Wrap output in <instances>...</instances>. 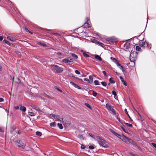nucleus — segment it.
Returning <instances> with one entry per match:
<instances>
[{
    "label": "nucleus",
    "mask_w": 156,
    "mask_h": 156,
    "mask_svg": "<svg viewBox=\"0 0 156 156\" xmlns=\"http://www.w3.org/2000/svg\"><path fill=\"white\" fill-rule=\"evenodd\" d=\"M65 33H63V35L61 34H59L55 33H52V34H53L55 36L57 37V38H62L64 37H66V36H69L70 37H71L69 38L71 39H73L74 38H76V37H78L77 35H73L72 34H69V35H67L65 34L64 35V34Z\"/></svg>",
    "instance_id": "obj_1"
},
{
    "label": "nucleus",
    "mask_w": 156,
    "mask_h": 156,
    "mask_svg": "<svg viewBox=\"0 0 156 156\" xmlns=\"http://www.w3.org/2000/svg\"><path fill=\"white\" fill-rule=\"evenodd\" d=\"M125 138L126 140L125 141L126 143L128 144L131 143L136 148H139V147L137 146V144L134 142L132 139L127 137H125Z\"/></svg>",
    "instance_id": "obj_2"
},
{
    "label": "nucleus",
    "mask_w": 156,
    "mask_h": 156,
    "mask_svg": "<svg viewBox=\"0 0 156 156\" xmlns=\"http://www.w3.org/2000/svg\"><path fill=\"white\" fill-rule=\"evenodd\" d=\"M94 34L95 36L96 35L97 36H98L101 39H117L114 36L108 38L106 36L103 35H101L98 33H94Z\"/></svg>",
    "instance_id": "obj_3"
},
{
    "label": "nucleus",
    "mask_w": 156,
    "mask_h": 156,
    "mask_svg": "<svg viewBox=\"0 0 156 156\" xmlns=\"http://www.w3.org/2000/svg\"><path fill=\"white\" fill-rule=\"evenodd\" d=\"M15 144L17 145L19 147L24 149L25 147V144L22 143L20 140H17L15 141Z\"/></svg>",
    "instance_id": "obj_4"
},
{
    "label": "nucleus",
    "mask_w": 156,
    "mask_h": 156,
    "mask_svg": "<svg viewBox=\"0 0 156 156\" xmlns=\"http://www.w3.org/2000/svg\"><path fill=\"white\" fill-rule=\"evenodd\" d=\"M51 66L55 70L57 73H61L63 71L62 69L57 66L52 65H51Z\"/></svg>",
    "instance_id": "obj_5"
},
{
    "label": "nucleus",
    "mask_w": 156,
    "mask_h": 156,
    "mask_svg": "<svg viewBox=\"0 0 156 156\" xmlns=\"http://www.w3.org/2000/svg\"><path fill=\"white\" fill-rule=\"evenodd\" d=\"M98 142L100 145L102 146L105 148L108 147V146L106 141L102 139L101 140H98Z\"/></svg>",
    "instance_id": "obj_6"
},
{
    "label": "nucleus",
    "mask_w": 156,
    "mask_h": 156,
    "mask_svg": "<svg viewBox=\"0 0 156 156\" xmlns=\"http://www.w3.org/2000/svg\"><path fill=\"white\" fill-rule=\"evenodd\" d=\"M90 26L89 23H87V22H86L81 27L78 28L77 29H79V30H80L82 29L83 28H87L89 27H90Z\"/></svg>",
    "instance_id": "obj_7"
},
{
    "label": "nucleus",
    "mask_w": 156,
    "mask_h": 156,
    "mask_svg": "<svg viewBox=\"0 0 156 156\" xmlns=\"http://www.w3.org/2000/svg\"><path fill=\"white\" fill-rule=\"evenodd\" d=\"M91 41L93 43H96L97 44H98L100 46H101L102 47H104V45L102 43L96 40H91Z\"/></svg>",
    "instance_id": "obj_8"
},
{
    "label": "nucleus",
    "mask_w": 156,
    "mask_h": 156,
    "mask_svg": "<svg viewBox=\"0 0 156 156\" xmlns=\"http://www.w3.org/2000/svg\"><path fill=\"white\" fill-rule=\"evenodd\" d=\"M91 41L93 43H96L97 44H98L100 46H101L102 47H104V45L102 43L96 40H91Z\"/></svg>",
    "instance_id": "obj_9"
},
{
    "label": "nucleus",
    "mask_w": 156,
    "mask_h": 156,
    "mask_svg": "<svg viewBox=\"0 0 156 156\" xmlns=\"http://www.w3.org/2000/svg\"><path fill=\"white\" fill-rule=\"evenodd\" d=\"M106 108L108 109V110L111 111L113 113H115V110L112 108L111 106L109 105L108 104H107L106 105Z\"/></svg>",
    "instance_id": "obj_10"
},
{
    "label": "nucleus",
    "mask_w": 156,
    "mask_h": 156,
    "mask_svg": "<svg viewBox=\"0 0 156 156\" xmlns=\"http://www.w3.org/2000/svg\"><path fill=\"white\" fill-rule=\"evenodd\" d=\"M115 40H105V41H104L105 43L107 44H112L115 42H116L117 41H115Z\"/></svg>",
    "instance_id": "obj_11"
},
{
    "label": "nucleus",
    "mask_w": 156,
    "mask_h": 156,
    "mask_svg": "<svg viewBox=\"0 0 156 156\" xmlns=\"http://www.w3.org/2000/svg\"><path fill=\"white\" fill-rule=\"evenodd\" d=\"M63 62H65L66 63H68L72 62L73 60L72 59L70 58H67L63 59Z\"/></svg>",
    "instance_id": "obj_12"
},
{
    "label": "nucleus",
    "mask_w": 156,
    "mask_h": 156,
    "mask_svg": "<svg viewBox=\"0 0 156 156\" xmlns=\"http://www.w3.org/2000/svg\"><path fill=\"white\" fill-rule=\"evenodd\" d=\"M31 106L33 108L35 109L37 111H41V110L39 108L35 105H31Z\"/></svg>",
    "instance_id": "obj_13"
},
{
    "label": "nucleus",
    "mask_w": 156,
    "mask_h": 156,
    "mask_svg": "<svg viewBox=\"0 0 156 156\" xmlns=\"http://www.w3.org/2000/svg\"><path fill=\"white\" fill-rule=\"evenodd\" d=\"M64 122L65 125L67 126L70 125L71 123L70 121L67 120L65 121V122Z\"/></svg>",
    "instance_id": "obj_14"
},
{
    "label": "nucleus",
    "mask_w": 156,
    "mask_h": 156,
    "mask_svg": "<svg viewBox=\"0 0 156 156\" xmlns=\"http://www.w3.org/2000/svg\"><path fill=\"white\" fill-rule=\"evenodd\" d=\"M145 42L143 40H140L139 41V44L141 46H143L145 44Z\"/></svg>",
    "instance_id": "obj_15"
},
{
    "label": "nucleus",
    "mask_w": 156,
    "mask_h": 156,
    "mask_svg": "<svg viewBox=\"0 0 156 156\" xmlns=\"http://www.w3.org/2000/svg\"><path fill=\"white\" fill-rule=\"evenodd\" d=\"M20 109L21 111H22L23 112H25L26 111V108L24 106H21L20 108Z\"/></svg>",
    "instance_id": "obj_16"
},
{
    "label": "nucleus",
    "mask_w": 156,
    "mask_h": 156,
    "mask_svg": "<svg viewBox=\"0 0 156 156\" xmlns=\"http://www.w3.org/2000/svg\"><path fill=\"white\" fill-rule=\"evenodd\" d=\"M120 79L121 81L122 82V83L123 84L125 85L126 86L127 84L124 80L123 78L121 76H120Z\"/></svg>",
    "instance_id": "obj_17"
},
{
    "label": "nucleus",
    "mask_w": 156,
    "mask_h": 156,
    "mask_svg": "<svg viewBox=\"0 0 156 156\" xmlns=\"http://www.w3.org/2000/svg\"><path fill=\"white\" fill-rule=\"evenodd\" d=\"M94 57L96 59H97L99 61H101L102 60L101 58L98 55H95Z\"/></svg>",
    "instance_id": "obj_18"
},
{
    "label": "nucleus",
    "mask_w": 156,
    "mask_h": 156,
    "mask_svg": "<svg viewBox=\"0 0 156 156\" xmlns=\"http://www.w3.org/2000/svg\"><path fill=\"white\" fill-rule=\"evenodd\" d=\"M133 54L132 53L130 54V59L131 62H133V61L135 60V59H133V57L132 56Z\"/></svg>",
    "instance_id": "obj_19"
},
{
    "label": "nucleus",
    "mask_w": 156,
    "mask_h": 156,
    "mask_svg": "<svg viewBox=\"0 0 156 156\" xmlns=\"http://www.w3.org/2000/svg\"><path fill=\"white\" fill-rule=\"evenodd\" d=\"M113 79L112 77H111L109 79V81L110 83H115V81H114V80H113Z\"/></svg>",
    "instance_id": "obj_20"
},
{
    "label": "nucleus",
    "mask_w": 156,
    "mask_h": 156,
    "mask_svg": "<svg viewBox=\"0 0 156 156\" xmlns=\"http://www.w3.org/2000/svg\"><path fill=\"white\" fill-rule=\"evenodd\" d=\"M3 42L4 43H6L8 44L9 45H10V43L9 42V41L6 40H4L3 41Z\"/></svg>",
    "instance_id": "obj_21"
},
{
    "label": "nucleus",
    "mask_w": 156,
    "mask_h": 156,
    "mask_svg": "<svg viewBox=\"0 0 156 156\" xmlns=\"http://www.w3.org/2000/svg\"><path fill=\"white\" fill-rule=\"evenodd\" d=\"M57 126L60 129H62L63 128V126L61 124L58 123L57 124Z\"/></svg>",
    "instance_id": "obj_22"
},
{
    "label": "nucleus",
    "mask_w": 156,
    "mask_h": 156,
    "mask_svg": "<svg viewBox=\"0 0 156 156\" xmlns=\"http://www.w3.org/2000/svg\"><path fill=\"white\" fill-rule=\"evenodd\" d=\"M50 125L51 127H54L56 126V123L55 122H51L50 124Z\"/></svg>",
    "instance_id": "obj_23"
},
{
    "label": "nucleus",
    "mask_w": 156,
    "mask_h": 156,
    "mask_svg": "<svg viewBox=\"0 0 156 156\" xmlns=\"http://www.w3.org/2000/svg\"><path fill=\"white\" fill-rule=\"evenodd\" d=\"M116 64H117V66L119 67V68L120 69H121V70L123 69V67L122 66H121L120 64H119L118 63H117Z\"/></svg>",
    "instance_id": "obj_24"
},
{
    "label": "nucleus",
    "mask_w": 156,
    "mask_h": 156,
    "mask_svg": "<svg viewBox=\"0 0 156 156\" xmlns=\"http://www.w3.org/2000/svg\"><path fill=\"white\" fill-rule=\"evenodd\" d=\"M36 134L37 135L39 136H41L42 135V133L39 131L36 132Z\"/></svg>",
    "instance_id": "obj_25"
},
{
    "label": "nucleus",
    "mask_w": 156,
    "mask_h": 156,
    "mask_svg": "<svg viewBox=\"0 0 156 156\" xmlns=\"http://www.w3.org/2000/svg\"><path fill=\"white\" fill-rule=\"evenodd\" d=\"M111 58L113 62L116 64L118 63L117 60L115 58L111 57Z\"/></svg>",
    "instance_id": "obj_26"
},
{
    "label": "nucleus",
    "mask_w": 156,
    "mask_h": 156,
    "mask_svg": "<svg viewBox=\"0 0 156 156\" xmlns=\"http://www.w3.org/2000/svg\"><path fill=\"white\" fill-rule=\"evenodd\" d=\"M15 81L17 83H20L21 82L20 79L18 78L15 79Z\"/></svg>",
    "instance_id": "obj_27"
},
{
    "label": "nucleus",
    "mask_w": 156,
    "mask_h": 156,
    "mask_svg": "<svg viewBox=\"0 0 156 156\" xmlns=\"http://www.w3.org/2000/svg\"><path fill=\"white\" fill-rule=\"evenodd\" d=\"M89 78L90 80V83H91L93 81L92 76H89Z\"/></svg>",
    "instance_id": "obj_28"
},
{
    "label": "nucleus",
    "mask_w": 156,
    "mask_h": 156,
    "mask_svg": "<svg viewBox=\"0 0 156 156\" xmlns=\"http://www.w3.org/2000/svg\"><path fill=\"white\" fill-rule=\"evenodd\" d=\"M136 49L137 51H140L141 50V48L138 46H136Z\"/></svg>",
    "instance_id": "obj_29"
},
{
    "label": "nucleus",
    "mask_w": 156,
    "mask_h": 156,
    "mask_svg": "<svg viewBox=\"0 0 156 156\" xmlns=\"http://www.w3.org/2000/svg\"><path fill=\"white\" fill-rule=\"evenodd\" d=\"M82 51L83 52V55L85 57H88L89 56L85 52H84L83 51Z\"/></svg>",
    "instance_id": "obj_30"
},
{
    "label": "nucleus",
    "mask_w": 156,
    "mask_h": 156,
    "mask_svg": "<svg viewBox=\"0 0 156 156\" xmlns=\"http://www.w3.org/2000/svg\"><path fill=\"white\" fill-rule=\"evenodd\" d=\"M125 46L126 47V49H128L130 46V44L129 43H128V44L126 45Z\"/></svg>",
    "instance_id": "obj_31"
},
{
    "label": "nucleus",
    "mask_w": 156,
    "mask_h": 156,
    "mask_svg": "<svg viewBox=\"0 0 156 156\" xmlns=\"http://www.w3.org/2000/svg\"><path fill=\"white\" fill-rule=\"evenodd\" d=\"M71 55L75 59H76L78 58L77 56L74 54H72Z\"/></svg>",
    "instance_id": "obj_32"
},
{
    "label": "nucleus",
    "mask_w": 156,
    "mask_h": 156,
    "mask_svg": "<svg viewBox=\"0 0 156 156\" xmlns=\"http://www.w3.org/2000/svg\"><path fill=\"white\" fill-rule=\"evenodd\" d=\"M124 124L130 127H131L132 126V124H129L127 123H124Z\"/></svg>",
    "instance_id": "obj_33"
},
{
    "label": "nucleus",
    "mask_w": 156,
    "mask_h": 156,
    "mask_svg": "<svg viewBox=\"0 0 156 156\" xmlns=\"http://www.w3.org/2000/svg\"><path fill=\"white\" fill-rule=\"evenodd\" d=\"M59 118L60 117H59V115H55V117H54V119H58V120L60 119H59Z\"/></svg>",
    "instance_id": "obj_34"
},
{
    "label": "nucleus",
    "mask_w": 156,
    "mask_h": 156,
    "mask_svg": "<svg viewBox=\"0 0 156 156\" xmlns=\"http://www.w3.org/2000/svg\"><path fill=\"white\" fill-rule=\"evenodd\" d=\"M94 83L96 85H98L99 84V82H98V80H95L94 82Z\"/></svg>",
    "instance_id": "obj_35"
},
{
    "label": "nucleus",
    "mask_w": 156,
    "mask_h": 156,
    "mask_svg": "<svg viewBox=\"0 0 156 156\" xmlns=\"http://www.w3.org/2000/svg\"><path fill=\"white\" fill-rule=\"evenodd\" d=\"M101 84L102 85L104 86H106L107 85L106 83L105 82H101Z\"/></svg>",
    "instance_id": "obj_36"
},
{
    "label": "nucleus",
    "mask_w": 156,
    "mask_h": 156,
    "mask_svg": "<svg viewBox=\"0 0 156 156\" xmlns=\"http://www.w3.org/2000/svg\"><path fill=\"white\" fill-rule=\"evenodd\" d=\"M41 29L42 30H43L45 32L46 31H51V32L52 31V30H48L47 29H43V28H41Z\"/></svg>",
    "instance_id": "obj_37"
},
{
    "label": "nucleus",
    "mask_w": 156,
    "mask_h": 156,
    "mask_svg": "<svg viewBox=\"0 0 156 156\" xmlns=\"http://www.w3.org/2000/svg\"><path fill=\"white\" fill-rule=\"evenodd\" d=\"M93 95L94 96L96 97L97 94V93L94 91H93Z\"/></svg>",
    "instance_id": "obj_38"
},
{
    "label": "nucleus",
    "mask_w": 156,
    "mask_h": 156,
    "mask_svg": "<svg viewBox=\"0 0 156 156\" xmlns=\"http://www.w3.org/2000/svg\"><path fill=\"white\" fill-rule=\"evenodd\" d=\"M80 139H83V136L81 135H78L77 136Z\"/></svg>",
    "instance_id": "obj_39"
},
{
    "label": "nucleus",
    "mask_w": 156,
    "mask_h": 156,
    "mask_svg": "<svg viewBox=\"0 0 156 156\" xmlns=\"http://www.w3.org/2000/svg\"><path fill=\"white\" fill-rule=\"evenodd\" d=\"M118 137L121 140H123L124 139V136H122L121 135H120V136H118Z\"/></svg>",
    "instance_id": "obj_40"
},
{
    "label": "nucleus",
    "mask_w": 156,
    "mask_h": 156,
    "mask_svg": "<svg viewBox=\"0 0 156 156\" xmlns=\"http://www.w3.org/2000/svg\"><path fill=\"white\" fill-rule=\"evenodd\" d=\"M85 105L89 108L91 109V106L88 104L85 103Z\"/></svg>",
    "instance_id": "obj_41"
},
{
    "label": "nucleus",
    "mask_w": 156,
    "mask_h": 156,
    "mask_svg": "<svg viewBox=\"0 0 156 156\" xmlns=\"http://www.w3.org/2000/svg\"><path fill=\"white\" fill-rule=\"evenodd\" d=\"M55 89H56L57 90L60 92H62V91L60 90V89H59L56 86H55Z\"/></svg>",
    "instance_id": "obj_42"
},
{
    "label": "nucleus",
    "mask_w": 156,
    "mask_h": 156,
    "mask_svg": "<svg viewBox=\"0 0 156 156\" xmlns=\"http://www.w3.org/2000/svg\"><path fill=\"white\" fill-rule=\"evenodd\" d=\"M38 43L40 44L43 47H46V45L44 43H41L39 42Z\"/></svg>",
    "instance_id": "obj_43"
},
{
    "label": "nucleus",
    "mask_w": 156,
    "mask_h": 156,
    "mask_svg": "<svg viewBox=\"0 0 156 156\" xmlns=\"http://www.w3.org/2000/svg\"><path fill=\"white\" fill-rule=\"evenodd\" d=\"M29 115L31 116L34 115V113L33 112H29L28 113Z\"/></svg>",
    "instance_id": "obj_44"
},
{
    "label": "nucleus",
    "mask_w": 156,
    "mask_h": 156,
    "mask_svg": "<svg viewBox=\"0 0 156 156\" xmlns=\"http://www.w3.org/2000/svg\"><path fill=\"white\" fill-rule=\"evenodd\" d=\"M140 35L139 36H135L134 37H133L130 38L129 39H134V38L137 39V37H140Z\"/></svg>",
    "instance_id": "obj_45"
},
{
    "label": "nucleus",
    "mask_w": 156,
    "mask_h": 156,
    "mask_svg": "<svg viewBox=\"0 0 156 156\" xmlns=\"http://www.w3.org/2000/svg\"><path fill=\"white\" fill-rule=\"evenodd\" d=\"M25 29L28 32H29L31 34H33V33L31 31H29V30H28L27 28H25Z\"/></svg>",
    "instance_id": "obj_46"
},
{
    "label": "nucleus",
    "mask_w": 156,
    "mask_h": 156,
    "mask_svg": "<svg viewBox=\"0 0 156 156\" xmlns=\"http://www.w3.org/2000/svg\"><path fill=\"white\" fill-rule=\"evenodd\" d=\"M74 86L76 88L79 89H80L81 88L79 86H78L76 84H75V85H74Z\"/></svg>",
    "instance_id": "obj_47"
},
{
    "label": "nucleus",
    "mask_w": 156,
    "mask_h": 156,
    "mask_svg": "<svg viewBox=\"0 0 156 156\" xmlns=\"http://www.w3.org/2000/svg\"><path fill=\"white\" fill-rule=\"evenodd\" d=\"M121 128L122 129H123V131L124 132H125L126 133H128L127 131H126V130L125 129V128L123 126H121Z\"/></svg>",
    "instance_id": "obj_48"
},
{
    "label": "nucleus",
    "mask_w": 156,
    "mask_h": 156,
    "mask_svg": "<svg viewBox=\"0 0 156 156\" xmlns=\"http://www.w3.org/2000/svg\"><path fill=\"white\" fill-rule=\"evenodd\" d=\"M89 148L90 149H93L94 148V147L92 145L89 146Z\"/></svg>",
    "instance_id": "obj_49"
},
{
    "label": "nucleus",
    "mask_w": 156,
    "mask_h": 156,
    "mask_svg": "<svg viewBox=\"0 0 156 156\" xmlns=\"http://www.w3.org/2000/svg\"><path fill=\"white\" fill-rule=\"evenodd\" d=\"M102 73L105 76H108L107 74H106V72L105 71H102Z\"/></svg>",
    "instance_id": "obj_50"
},
{
    "label": "nucleus",
    "mask_w": 156,
    "mask_h": 156,
    "mask_svg": "<svg viewBox=\"0 0 156 156\" xmlns=\"http://www.w3.org/2000/svg\"><path fill=\"white\" fill-rule=\"evenodd\" d=\"M75 72L76 74H80V72L78 70H76L75 71Z\"/></svg>",
    "instance_id": "obj_51"
},
{
    "label": "nucleus",
    "mask_w": 156,
    "mask_h": 156,
    "mask_svg": "<svg viewBox=\"0 0 156 156\" xmlns=\"http://www.w3.org/2000/svg\"><path fill=\"white\" fill-rule=\"evenodd\" d=\"M112 94L113 95H115H115H116V94H116V92L115 91H114V90H113V91H112Z\"/></svg>",
    "instance_id": "obj_52"
},
{
    "label": "nucleus",
    "mask_w": 156,
    "mask_h": 156,
    "mask_svg": "<svg viewBox=\"0 0 156 156\" xmlns=\"http://www.w3.org/2000/svg\"><path fill=\"white\" fill-rule=\"evenodd\" d=\"M89 135H90V136H91V137H92L93 138H94V139H96V138H95V137H94V135H93L92 134H91V133H89Z\"/></svg>",
    "instance_id": "obj_53"
},
{
    "label": "nucleus",
    "mask_w": 156,
    "mask_h": 156,
    "mask_svg": "<svg viewBox=\"0 0 156 156\" xmlns=\"http://www.w3.org/2000/svg\"><path fill=\"white\" fill-rule=\"evenodd\" d=\"M109 130H110V131L111 132H112V133L113 134L114 133H115V132L112 129H110Z\"/></svg>",
    "instance_id": "obj_54"
},
{
    "label": "nucleus",
    "mask_w": 156,
    "mask_h": 156,
    "mask_svg": "<svg viewBox=\"0 0 156 156\" xmlns=\"http://www.w3.org/2000/svg\"><path fill=\"white\" fill-rule=\"evenodd\" d=\"M87 21L86 22H87V23H89V22H90V18H89L88 17H87Z\"/></svg>",
    "instance_id": "obj_55"
},
{
    "label": "nucleus",
    "mask_w": 156,
    "mask_h": 156,
    "mask_svg": "<svg viewBox=\"0 0 156 156\" xmlns=\"http://www.w3.org/2000/svg\"><path fill=\"white\" fill-rule=\"evenodd\" d=\"M125 112V113L127 114L128 115H129V114L128 112L127 111V109H125L124 110Z\"/></svg>",
    "instance_id": "obj_56"
},
{
    "label": "nucleus",
    "mask_w": 156,
    "mask_h": 156,
    "mask_svg": "<svg viewBox=\"0 0 156 156\" xmlns=\"http://www.w3.org/2000/svg\"><path fill=\"white\" fill-rule=\"evenodd\" d=\"M84 80L85 81H87L89 83H90V80L87 78H85Z\"/></svg>",
    "instance_id": "obj_57"
},
{
    "label": "nucleus",
    "mask_w": 156,
    "mask_h": 156,
    "mask_svg": "<svg viewBox=\"0 0 156 156\" xmlns=\"http://www.w3.org/2000/svg\"><path fill=\"white\" fill-rule=\"evenodd\" d=\"M34 147L38 149H39L40 150V151H41L40 149L36 145H34Z\"/></svg>",
    "instance_id": "obj_58"
},
{
    "label": "nucleus",
    "mask_w": 156,
    "mask_h": 156,
    "mask_svg": "<svg viewBox=\"0 0 156 156\" xmlns=\"http://www.w3.org/2000/svg\"><path fill=\"white\" fill-rule=\"evenodd\" d=\"M59 119H58V120H59L60 121H62L63 122H64V121H63V119L62 118H61L60 117Z\"/></svg>",
    "instance_id": "obj_59"
},
{
    "label": "nucleus",
    "mask_w": 156,
    "mask_h": 156,
    "mask_svg": "<svg viewBox=\"0 0 156 156\" xmlns=\"http://www.w3.org/2000/svg\"><path fill=\"white\" fill-rule=\"evenodd\" d=\"M152 144L153 145V146H154L156 148V144L154 143H152Z\"/></svg>",
    "instance_id": "obj_60"
},
{
    "label": "nucleus",
    "mask_w": 156,
    "mask_h": 156,
    "mask_svg": "<svg viewBox=\"0 0 156 156\" xmlns=\"http://www.w3.org/2000/svg\"><path fill=\"white\" fill-rule=\"evenodd\" d=\"M81 148L82 149H84L85 148V147L84 146V145H82L81 146Z\"/></svg>",
    "instance_id": "obj_61"
},
{
    "label": "nucleus",
    "mask_w": 156,
    "mask_h": 156,
    "mask_svg": "<svg viewBox=\"0 0 156 156\" xmlns=\"http://www.w3.org/2000/svg\"><path fill=\"white\" fill-rule=\"evenodd\" d=\"M70 84H71L72 85H73V86H74L75 84V83H73V82H72V81H71L70 82Z\"/></svg>",
    "instance_id": "obj_62"
},
{
    "label": "nucleus",
    "mask_w": 156,
    "mask_h": 156,
    "mask_svg": "<svg viewBox=\"0 0 156 156\" xmlns=\"http://www.w3.org/2000/svg\"><path fill=\"white\" fill-rule=\"evenodd\" d=\"M7 39H14L12 37H10L9 36H7Z\"/></svg>",
    "instance_id": "obj_63"
},
{
    "label": "nucleus",
    "mask_w": 156,
    "mask_h": 156,
    "mask_svg": "<svg viewBox=\"0 0 156 156\" xmlns=\"http://www.w3.org/2000/svg\"><path fill=\"white\" fill-rule=\"evenodd\" d=\"M14 108L16 109H18L19 108V106H15Z\"/></svg>",
    "instance_id": "obj_64"
}]
</instances>
